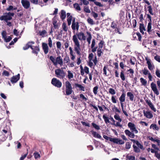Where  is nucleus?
<instances>
[{"label":"nucleus","instance_id":"nucleus-1","mask_svg":"<svg viewBox=\"0 0 160 160\" xmlns=\"http://www.w3.org/2000/svg\"><path fill=\"white\" fill-rule=\"evenodd\" d=\"M72 40L74 43V51L76 53L80 56L81 55L80 51L81 50L80 44L76 35H74L72 37Z\"/></svg>","mask_w":160,"mask_h":160},{"label":"nucleus","instance_id":"nucleus-2","mask_svg":"<svg viewBox=\"0 0 160 160\" xmlns=\"http://www.w3.org/2000/svg\"><path fill=\"white\" fill-rule=\"evenodd\" d=\"M147 12H146L145 15L144 16V18H143V15L141 14L139 18L141 21L143 20H145V22L146 23H147V21L149 22L148 25L147 32L149 34L150 32V15L148 13L147 14Z\"/></svg>","mask_w":160,"mask_h":160},{"label":"nucleus","instance_id":"nucleus-3","mask_svg":"<svg viewBox=\"0 0 160 160\" xmlns=\"http://www.w3.org/2000/svg\"><path fill=\"white\" fill-rule=\"evenodd\" d=\"M152 146L154 149H151V152L154 153L155 157L158 160H160V150L155 144H152Z\"/></svg>","mask_w":160,"mask_h":160},{"label":"nucleus","instance_id":"nucleus-4","mask_svg":"<svg viewBox=\"0 0 160 160\" xmlns=\"http://www.w3.org/2000/svg\"><path fill=\"white\" fill-rule=\"evenodd\" d=\"M65 85L66 94L69 95L71 94L73 91L71 84L69 81H67L65 82Z\"/></svg>","mask_w":160,"mask_h":160},{"label":"nucleus","instance_id":"nucleus-5","mask_svg":"<svg viewBox=\"0 0 160 160\" xmlns=\"http://www.w3.org/2000/svg\"><path fill=\"white\" fill-rule=\"evenodd\" d=\"M55 74L56 76L60 79H63L65 76V73L63 70H61L60 69H58L55 70Z\"/></svg>","mask_w":160,"mask_h":160},{"label":"nucleus","instance_id":"nucleus-6","mask_svg":"<svg viewBox=\"0 0 160 160\" xmlns=\"http://www.w3.org/2000/svg\"><path fill=\"white\" fill-rule=\"evenodd\" d=\"M51 83L54 86L58 88H60L62 86V82L59 80L55 78H53L52 79Z\"/></svg>","mask_w":160,"mask_h":160},{"label":"nucleus","instance_id":"nucleus-7","mask_svg":"<svg viewBox=\"0 0 160 160\" xmlns=\"http://www.w3.org/2000/svg\"><path fill=\"white\" fill-rule=\"evenodd\" d=\"M128 126L130 128L131 131L134 132L135 133H138V131L136 129L134 124L129 122L128 124Z\"/></svg>","mask_w":160,"mask_h":160},{"label":"nucleus","instance_id":"nucleus-8","mask_svg":"<svg viewBox=\"0 0 160 160\" xmlns=\"http://www.w3.org/2000/svg\"><path fill=\"white\" fill-rule=\"evenodd\" d=\"M79 24L78 22H77L76 23H72L71 28L73 31V32L74 34L75 33L76 30L78 31L79 30Z\"/></svg>","mask_w":160,"mask_h":160},{"label":"nucleus","instance_id":"nucleus-9","mask_svg":"<svg viewBox=\"0 0 160 160\" xmlns=\"http://www.w3.org/2000/svg\"><path fill=\"white\" fill-rule=\"evenodd\" d=\"M20 78V74L18 73L17 75L13 76L11 78L10 81L12 84H14L17 82L19 79Z\"/></svg>","mask_w":160,"mask_h":160},{"label":"nucleus","instance_id":"nucleus-10","mask_svg":"<svg viewBox=\"0 0 160 160\" xmlns=\"http://www.w3.org/2000/svg\"><path fill=\"white\" fill-rule=\"evenodd\" d=\"M21 2L24 8L28 9L30 7V2L27 0H22Z\"/></svg>","mask_w":160,"mask_h":160},{"label":"nucleus","instance_id":"nucleus-11","mask_svg":"<svg viewBox=\"0 0 160 160\" xmlns=\"http://www.w3.org/2000/svg\"><path fill=\"white\" fill-rule=\"evenodd\" d=\"M133 38L134 40L141 41L142 36L141 34L139 32L134 33L132 34Z\"/></svg>","mask_w":160,"mask_h":160},{"label":"nucleus","instance_id":"nucleus-12","mask_svg":"<svg viewBox=\"0 0 160 160\" xmlns=\"http://www.w3.org/2000/svg\"><path fill=\"white\" fill-rule=\"evenodd\" d=\"M42 47L44 54H47L49 52V48L48 44L45 42H42Z\"/></svg>","mask_w":160,"mask_h":160},{"label":"nucleus","instance_id":"nucleus-13","mask_svg":"<svg viewBox=\"0 0 160 160\" xmlns=\"http://www.w3.org/2000/svg\"><path fill=\"white\" fill-rule=\"evenodd\" d=\"M34 43V42L33 41H30L28 42L25 45V46L23 47V49L24 50H26L28 49L29 48H30L31 49H33V46L32 44Z\"/></svg>","mask_w":160,"mask_h":160},{"label":"nucleus","instance_id":"nucleus-14","mask_svg":"<svg viewBox=\"0 0 160 160\" xmlns=\"http://www.w3.org/2000/svg\"><path fill=\"white\" fill-rule=\"evenodd\" d=\"M124 132L127 136L131 138H134L135 137V135L133 132H132V131L130 132L129 130L128 129L125 130Z\"/></svg>","mask_w":160,"mask_h":160},{"label":"nucleus","instance_id":"nucleus-15","mask_svg":"<svg viewBox=\"0 0 160 160\" xmlns=\"http://www.w3.org/2000/svg\"><path fill=\"white\" fill-rule=\"evenodd\" d=\"M96 44L95 40L93 39L92 41V44L91 46V48H92V52H94L98 48V46L95 47Z\"/></svg>","mask_w":160,"mask_h":160},{"label":"nucleus","instance_id":"nucleus-16","mask_svg":"<svg viewBox=\"0 0 160 160\" xmlns=\"http://www.w3.org/2000/svg\"><path fill=\"white\" fill-rule=\"evenodd\" d=\"M12 17L8 16L7 15H3L0 17V20L1 21L4 20L5 22H7L8 20H10L12 19Z\"/></svg>","mask_w":160,"mask_h":160},{"label":"nucleus","instance_id":"nucleus-17","mask_svg":"<svg viewBox=\"0 0 160 160\" xmlns=\"http://www.w3.org/2000/svg\"><path fill=\"white\" fill-rule=\"evenodd\" d=\"M76 35L78 36V38L79 40H85L86 39V37L84 33L82 32H81L79 33H77Z\"/></svg>","mask_w":160,"mask_h":160},{"label":"nucleus","instance_id":"nucleus-18","mask_svg":"<svg viewBox=\"0 0 160 160\" xmlns=\"http://www.w3.org/2000/svg\"><path fill=\"white\" fill-rule=\"evenodd\" d=\"M32 52L33 53L36 54L37 55L38 54L39 52H40V48L39 46H35L33 47Z\"/></svg>","mask_w":160,"mask_h":160},{"label":"nucleus","instance_id":"nucleus-19","mask_svg":"<svg viewBox=\"0 0 160 160\" xmlns=\"http://www.w3.org/2000/svg\"><path fill=\"white\" fill-rule=\"evenodd\" d=\"M113 142L114 143L119 144H123L124 143V142L122 140L115 138H114Z\"/></svg>","mask_w":160,"mask_h":160},{"label":"nucleus","instance_id":"nucleus-20","mask_svg":"<svg viewBox=\"0 0 160 160\" xmlns=\"http://www.w3.org/2000/svg\"><path fill=\"white\" fill-rule=\"evenodd\" d=\"M142 72L144 75H148V78L150 80V73H149V71L147 68H144L142 70Z\"/></svg>","mask_w":160,"mask_h":160},{"label":"nucleus","instance_id":"nucleus-21","mask_svg":"<svg viewBox=\"0 0 160 160\" xmlns=\"http://www.w3.org/2000/svg\"><path fill=\"white\" fill-rule=\"evenodd\" d=\"M56 65L58 63L60 64L61 66L63 64V61L62 59L61 58L60 56H58L56 58Z\"/></svg>","mask_w":160,"mask_h":160},{"label":"nucleus","instance_id":"nucleus-22","mask_svg":"<svg viewBox=\"0 0 160 160\" xmlns=\"http://www.w3.org/2000/svg\"><path fill=\"white\" fill-rule=\"evenodd\" d=\"M151 141L154 143L157 142L158 145L160 147V140L158 139V138H153L152 137H151Z\"/></svg>","mask_w":160,"mask_h":160},{"label":"nucleus","instance_id":"nucleus-23","mask_svg":"<svg viewBox=\"0 0 160 160\" xmlns=\"http://www.w3.org/2000/svg\"><path fill=\"white\" fill-rule=\"evenodd\" d=\"M52 24L55 29H58L60 25L58 23L57 21L54 19V18L52 20Z\"/></svg>","mask_w":160,"mask_h":160},{"label":"nucleus","instance_id":"nucleus-24","mask_svg":"<svg viewBox=\"0 0 160 160\" xmlns=\"http://www.w3.org/2000/svg\"><path fill=\"white\" fill-rule=\"evenodd\" d=\"M60 18L62 20H63L66 17V13L64 10H61L60 14Z\"/></svg>","mask_w":160,"mask_h":160},{"label":"nucleus","instance_id":"nucleus-25","mask_svg":"<svg viewBox=\"0 0 160 160\" xmlns=\"http://www.w3.org/2000/svg\"><path fill=\"white\" fill-rule=\"evenodd\" d=\"M91 132L94 137L97 138L99 139H102L101 136L96 132L91 131Z\"/></svg>","mask_w":160,"mask_h":160},{"label":"nucleus","instance_id":"nucleus-26","mask_svg":"<svg viewBox=\"0 0 160 160\" xmlns=\"http://www.w3.org/2000/svg\"><path fill=\"white\" fill-rule=\"evenodd\" d=\"M127 96L128 97H129L130 101H132L133 100L134 96L132 92H128L127 93Z\"/></svg>","mask_w":160,"mask_h":160},{"label":"nucleus","instance_id":"nucleus-27","mask_svg":"<svg viewBox=\"0 0 160 160\" xmlns=\"http://www.w3.org/2000/svg\"><path fill=\"white\" fill-rule=\"evenodd\" d=\"M140 81L141 83V85L146 87L147 84V81L142 78H140Z\"/></svg>","mask_w":160,"mask_h":160},{"label":"nucleus","instance_id":"nucleus-28","mask_svg":"<svg viewBox=\"0 0 160 160\" xmlns=\"http://www.w3.org/2000/svg\"><path fill=\"white\" fill-rule=\"evenodd\" d=\"M139 29L140 32L142 34H144V31H146L145 27L143 24H140L139 25Z\"/></svg>","mask_w":160,"mask_h":160},{"label":"nucleus","instance_id":"nucleus-29","mask_svg":"<svg viewBox=\"0 0 160 160\" xmlns=\"http://www.w3.org/2000/svg\"><path fill=\"white\" fill-rule=\"evenodd\" d=\"M75 86L76 88L78 87L79 88V89L80 90L84 91H85V88L84 86H82L81 85L77 83H75Z\"/></svg>","mask_w":160,"mask_h":160},{"label":"nucleus","instance_id":"nucleus-30","mask_svg":"<svg viewBox=\"0 0 160 160\" xmlns=\"http://www.w3.org/2000/svg\"><path fill=\"white\" fill-rule=\"evenodd\" d=\"M126 94L124 92L122 93L121 95L119 98L120 102H123L125 101Z\"/></svg>","mask_w":160,"mask_h":160},{"label":"nucleus","instance_id":"nucleus-31","mask_svg":"<svg viewBox=\"0 0 160 160\" xmlns=\"http://www.w3.org/2000/svg\"><path fill=\"white\" fill-rule=\"evenodd\" d=\"M103 49L99 48L97 49V53L98 57H100L103 54Z\"/></svg>","mask_w":160,"mask_h":160},{"label":"nucleus","instance_id":"nucleus-32","mask_svg":"<svg viewBox=\"0 0 160 160\" xmlns=\"http://www.w3.org/2000/svg\"><path fill=\"white\" fill-rule=\"evenodd\" d=\"M87 33L88 35V37L87 38V41L89 44L91 43V40L92 38V35L91 33L88 32H87Z\"/></svg>","mask_w":160,"mask_h":160},{"label":"nucleus","instance_id":"nucleus-33","mask_svg":"<svg viewBox=\"0 0 160 160\" xmlns=\"http://www.w3.org/2000/svg\"><path fill=\"white\" fill-rule=\"evenodd\" d=\"M143 113L144 116H146L147 118H150V111H146L145 110H143Z\"/></svg>","mask_w":160,"mask_h":160},{"label":"nucleus","instance_id":"nucleus-34","mask_svg":"<svg viewBox=\"0 0 160 160\" xmlns=\"http://www.w3.org/2000/svg\"><path fill=\"white\" fill-rule=\"evenodd\" d=\"M132 146L133 148L134 151L136 153L140 152V150L138 147H137L134 144Z\"/></svg>","mask_w":160,"mask_h":160},{"label":"nucleus","instance_id":"nucleus-35","mask_svg":"<svg viewBox=\"0 0 160 160\" xmlns=\"http://www.w3.org/2000/svg\"><path fill=\"white\" fill-rule=\"evenodd\" d=\"M105 42L103 40H101L98 44V48L101 49L102 48Z\"/></svg>","mask_w":160,"mask_h":160},{"label":"nucleus","instance_id":"nucleus-36","mask_svg":"<svg viewBox=\"0 0 160 160\" xmlns=\"http://www.w3.org/2000/svg\"><path fill=\"white\" fill-rule=\"evenodd\" d=\"M73 7L76 10L80 11L81 8L79 4L78 3H75L73 4Z\"/></svg>","mask_w":160,"mask_h":160},{"label":"nucleus","instance_id":"nucleus-37","mask_svg":"<svg viewBox=\"0 0 160 160\" xmlns=\"http://www.w3.org/2000/svg\"><path fill=\"white\" fill-rule=\"evenodd\" d=\"M68 78L69 79H70L71 78H72L73 77V73L71 72L69 70L68 71Z\"/></svg>","mask_w":160,"mask_h":160},{"label":"nucleus","instance_id":"nucleus-38","mask_svg":"<svg viewBox=\"0 0 160 160\" xmlns=\"http://www.w3.org/2000/svg\"><path fill=\"white\" fill-rule=\"evenodd\" d=\"M151 87L153 91L158 89L156 84L153 82L151 84Z\"/></svg>","mask_w":160,"mask_h":160},{"label":"nucleus","instance_id":"nucleus-39","mask_svg":"<svg viewBox=\"0 0 160 160\" xmlns=\"http://www.w3.org/2000/svg\"><path fill=\"white\" fill-rule=\"evenodd\" d=\"M103 138L105 139L106 140H109L111 142H113L114 138H112L111 137H109L108 136L104 135L103 136Z\"/></svg>","mask_w":160,"mask_h":160},{"label":"nucleus","instance_id":"nucleus-40","mask_svg":"<svg viewBox=\"0 0 160 160\" xmlns=\"http://www.w3.org/2000/svg\"><path fill=\"white\" fill-rule=\"evenodd\" d=\"M39 33L40 36L44 37L45 35L46 34L47 32L45 30H43L42 31H39Z\"/></svg>","mask_w":160,"mask_h":160},{"label":"nucleus","instance_id":"nucleus-41","mask_svg":"<svg viewBox=\"0 0 160 160\" xmlns=\"http://www.w3.org/2000/svg\"><path fill=\"white\" fill-rule=\"evenodd\" d=\"M103 118L104 119V121L106 123H109V118L105 115L103 116Z\"/></svg>","mask_w":160,"mask_h":160},{"label":"nucleus","instance_id":"nucleus-42","mask_svg":"<svg viewBox=\"0 0 160 160\" xmlns=\"http://www.w3.org/2000/svg\"><path fill=\"white\" fill-rule=\"evenodd\" d=\"M120 77L121 79L124 81L125 80V77L124 75L123 71H122L120 72Z\"/></svg>","mask_w":160,"mask_h":160},{"label":"nucleus","instance_id":"nucleus-43","mask_svg":"<svg viewBox=\"0 0 160 160\" xmlns=\"http://www.w3.org/2000/svg\"><path fill=\"white\" fill-rule=\"evenodd\" d=\"M88 22L91 25H93L94 24L93 20L91 18H89L87 20Z\"/></svg>","mask_w":160,"mask_h":160},{"label":"nucleus","instance_id":"nucleus-44","mask_svg":"<svg viewBox=\"0 0 160 160\" xmlns=\"http://www.w3.org/2000/svg\"><path fill=\"white\" fill-rule=\"evenodd\" d=\"M92 125L93 127L94 128L98 130L100 129V126L95 123L92 122Z\"/></svg>","mask_w":160,"mask_h":160},{"label":"nucleus","instance_id":"nucleus-45","mask_svg":"<svg viewBox=\"0 0 160 160\" xmlns=\"http://www.w3.org/2000/svg\"><path fill=\"white\" fill-rule=\"evenodd\" d=\"M109 92L112 95H113L116 93L115 90L112 88H110L108 89Z\"/></svg>","mask_w":160,"mask_h":160},{"label":"nucleus","instance_id":"nucleus-46","mask_svg":"<svg viewBox=\"0 0 160 160\" xmlns=\"http://www.w3.org/2000/svg\"><path fill=\"white\" fill-rule=\"evenodd\" d=\"M62 28L63 30L66 32L68 30V28L67 27L66 24L65 22H63L62 25Z\"/></svg>","mask_w":160,"mask_h":160},{"label":"nucleus","instance_id":"nucleus-47","mask_svg":"<svg viewBox=\"0 0 160 160\" xmlns=\"http://www.w3.org/2000/svg\"><path fill=\"white\" fill-rule=\"evenodd\" d=\"M152 128L154 130H159V128L157 126L156 124H152L151 125V128Z\"/></svg>","mask_w":160,"mask_h":160},{"label":"nucleus","instance_id":"nucleus-48","mask_svg":"<svg viewBox=\"0 0 160 160\" xmlns=\"http://www.w3.org/2000/svg\"><path fill=\"white\" fill-rule=\"evenodd\" d=\"M117 97L116 96H112L111 97V100L112 102L114 103H116L117 102V100L116 99Z\"/></svg>","mask_w":160,"mask_h":160},{"label":"nucleus","instance_id":"nucleus-49","mask_svg":"<svg viewBox=\"0 0 160 160\" xmlns=\"http://www.w3.org/2000/svg\"><path fill=\"white\" fill-rule=\"evenodd\" d=\"M114 118L115 119L118 121L119 122H121L122 121V119L120 118V116L118 115H115L114 116Z\"/></svg>","mask_w":160,"mask_h":160},{"label":"nucleus","instance_id":"nucleus-50","mask_svg":"<svg viewBox=\"0 0 160 160\" xmlns=\"http://www.w3.org/2000/svg\"><path fill=\"white\" fill-rule=\"evenodd\" d=\"M111 27L113 29H116L117 28V25L115 22H113L111 23Z\"/></svg>","mask_w":160,"mask_h":160},{"label":"nucleus","instance_id":"nucleus-51","mask_svg":"<svg viewBox=\"0 0 160 160\" xmlns=\"http://www.w3.org/2000/svg\"><path fill=\"white\" fill-rule=\"evenodd\" d=\"M50 59L53 63L54 64L56 65V59L52 56H50Z\"/></svg>","mask_w":160,"mask_h":160},{"label":"nucleus","instance_id":"nucleus-52","mask_svg":"<svg viewBox=\"0 0 160 160\" xmlns=\"http://www.w3.org/2000/svg\"><path fill=\"white\" fill-rule=\"evenodd\" d=\"M48 44L50 48H51L52 47V42L51 38L49 37L48 39Z\"/></svg>","mask_w":160,"mask_h":160},{"label":"nucleus","instance_id":"nucleus-53","mask_svg":"<svg viewBox=\"0 0 160 160\" xmlns=\"http://www.w3.org/2000/svg\"><path fill=\"white\" fill-rule=\"evenodd\" d=\"M98 86H95L93 88V92L94 94L96 95L97 94L98 90Z\"/></svg>","mask_w":160,"mask_h":160},{"label":"nucleus","instance_id":"nucleus-54","mask_svg":"<svg viewBox=\"0 0 160 160\" xmlns=\"http://www.w3.org/2000/svg\"><path fill=\"white\" fill-rule=\"evenodd\" d=\"M92 14L93 17L95 18V19H97V18L98 17V15L97 13L95 12H94L92 11Z\"/></svg>","mask_w":160,"mask_h":160},{"label":"nucleus","instance_id":"nucleus-55","mask_svg":"<svg viewBox=\"0 0 160 160\" xmlns=\"http://www.w3.org/2000/svg\"><path fill=\"white\" fill-rule=\"evenodd\" d=\"M136 144L139 148H140L141 149H143V146L138 141V142H136Z\"/></svg>","mask_w":160,"mask_h":160},{"label":"nucleus","instance_id":"nucleus-56","mask_svg":"<svg viewBox=\"0 0 160 160\" xmlns=\"http://www.w3.org/2000/svg\"><path fill=\"white\" fill-rule=\"evenodd\" d=\"M81 123L82 124V125L84 126L88 127H90V124L88 123H87L82 121L81 122Z\"/></svg>","mask_w":160,"mask_h":160},{"label":"nucleus","instance_id":"nucleus-57","mask_svg":"<svg viewBox=\"0 0 160 160\" xmlns=\"http://www.w3.org/2000/svg\"><path fill=\"white\" fill-rule=\"evenodd\" d=\"M28 154V150H27V153L24 154V155H22L21 157L20 158V160H23L25 158L27 157V155Z\"/></svg>","mask_w":160,"mask_h":160},{"label":"nucleus","instance_id":"nucleus-58","mask_svg":"<svg viewBox=\"0 0 160 160\" xmlns=\"http://www.w3.org/2000/svg\"><path fill=\"white\" fill-rule=\"evenodd\" d=\"M84 11L87 13H90L91 12L90 10L88 7H84Z\"/></svg>","mask_w":160,"mask_h":160},{"label":"nucleus","instance_id":"nucleus-59","mask_svg":"<svg viewBox=\"0 0 160 160\" xmlns=\"http://www.w3.org/2000/svg\"><path fill=\"white\" fill-rule=\"evenodd\" d=\"M127 158L129 160H135V157L132 156H127Z\"/></svg>","mask_w":160,"mask_h":160},{"label":"nucleus","instance_id":"nucleus-60","mask_svg":"<svg viewBox=\"0 0 160 160\" xmlns=\"http://www.w3.org/2000/svg\"><path fill=\"white\" fill-rule=\"evenodd\" d=\"M63 60L64 61V63H68L70 61L69 57L67 56L65 57L64 58Z\"/></svg>","mask_w":160,"mask_h":160},{"label":"nucleus","instance_id":"nucleus-61","mask_svg":"<svg viewBox=\"0 0 160 160\" xmlns=\"http://www.w3.org/2000/svg\"><path fill=\"white\" fill-rule=\"evenodd\" d=\"M34 158L35 159H37L40 157V155L38 152H35L34 153Z\"/></svg>","mask_w":160,"mask_h":160},{"label":"nucleus","instance_id":"nucleus-62","mask_svg":"<svg viewBox=\"0 0 160 160\" xmlns=\"http://www.w3.org/2000/svg\"><path fill=\"white\" fill-rule=\"evenodd\" d=\"M2 38L5 39V38H6L7 36H6V31H2Z\"/></svg>","mask_w":160,"mask_h":160},{"label":"nucleus","instance_id":"nucleus-63","mask_svg":"<svg viewBox=\"0 0 160 160\" xmlns=\"http://www.w3.org/2000/svg\"><path fill=\"white\" fill-rule=\"evenodd\" d=\"M154 58L157 61L160 62V56L156 55L154 57Z\"/></svg>","mask_w":160,"mask_h":160},{"label":"nucleus","instance_id":"nucleus-64","mask_svg":"<svg viewBox=\"0 0 160 160\" xmlns=\"http://www.w3.org/2000/svg\"><path fill=\"white\" fill-rule=\"evenodd\" d=\"M156 75L158 78H160V72L159 69H157L155 72Z\"/></svg>","mask_w":160,"mask_h":160}]
</instances>
